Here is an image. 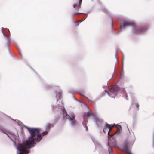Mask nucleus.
Segmentation results:
<instances>
[{
    "mask_svg": "<svg viewBox=\"0 0 154 154\" xmlns=\"http://www.w3.org/2000/svg\"><path fill=\"white\" fill-rule=\"evenodd\" d=\"M30 134V136L26 141V143L19 144L17 147V154H28L29 152V149L34 147L36 142H39L42 139V136L47 135V130L41 134L40 129L39 128H32L26 127Z\"/></svg>",
    "mask_w": 154,
    "mask_h": 154,
    "instance_id": "f257e3e1",
    "label": "nucleus"
},
{
    "mask_svg": "<svg viewBox=\"0 0 154 154\" xmlns=\"http://www.w3.org/2000/svg\"><path fill=\"white\" fill-rule=\"evenodd\" d=\"M120 89H123L124 92L123 88H119L116 85H114L109 90L108 92V94L110 97H114L116 95Z\"/></svg>",
    "mask_w": 154,
    "mask_h": 154,
    "instance_id": "f03ea898",
    "label": "nucleus"
},
{
    "mask_svg": "<svg viewBox=\"0 0 154 154\" xmlns=\"http://www.w3.org/2000/svg\"><path fill=\"white\" fill-rule=\"evenodd\" d=\"M123 150L127 154H132L131 152L130 143L128 141L126 140L124 142Z\"/></svg>",
    "mask_w": 154,
    "mask_h": 154,
    "instance_id": "7ed1b4c3",
    "label": "nucleus"
},
{
    "mask_svg": "<svg viewBox=\"0 0 154 154\" xmlns=\"http://www.w3.org/2000/svg\"><path fill=\"white\" fill-rule=\"evenodd\" d=\"M66 116H68L67 118L69 119V120L71 122L72 125H74L76 124V121L75 119V116L74 114H73L70 117L69 116L67 115V113L65 112Z\"/></svg>",
    "mask_w": 154,
    "mask_h": 154,
    "instance_id": "20e7f679",
    "label": "nucleus"
},
{
    "mask_svg": "<svg viewBox=\"0 0 154 154\" xmlns=\"http://www.w3.org/2000/svg\"><path fill=\"white\" fill-rule=\"evenodd\" d=\"M82 1V0H79V1L75 2L73 4V7L76 11H78L81 8Z\"/></svg>",
    "mask_w": 154,
    "mask_h": 154,
    "instance_id": "39448f33",
    "label": "nucleus"
},
{
    "mask_svg": "<svg viewBox=\"0 0 154 154\" xmlns=\"http://www.w3.org/2000/svg\"><path fill=\"white\" fill-rule=\"evenodd\" d=\"M115 125H112V124H109L108 123H106L105 125V128L103 129V131L105 133H106V129L108 128L109 129V130L108 131H107V132L108 131V135L109 136V132L110 131L112 130V128Z\"/></svg>",
    "mask_w": 154,
    "mask_h": 154,
    "instance_id": "423d86ee",
    "label": "nucleus"
},
{
    "mask_svg": "<svg viewBox=\"0 0 154 154\" xmlns=\"http://www.w3.org/2000/svg\"><path fill=\"white\" fill-rule=\"evenodd\" d=\"M132 25V23L127 21H125L123 23H121V29L122 28H125L126 27L130 26Z\"/></svg>",
    "mask_w": 154,
    "mask_h": 154,
    "instance_id": "0eeeda50",
    "label": "nucleus"
},
{
    "mask_svg": "<svg viewBox=\"0 0 154 154\" xmlns=\"http://www.w3.org/2000/svg\"><path fill=\"white\" fill-rule=\"evenodd\" d=\"M6 36L7 37V41L5 45L7 47L9 48L10 43V38L8 35H7ZM8 49H9V48Z\"/></svg>",
    "mask_w": 154,
    "mask_h": 154,
    "instance_id": "6e6552de",
    "label": "nucleus"
},
{
    "mask_svg": "<svg viewBox=\"0 0 154 154\" xmlns=\"http://www.w3.org/2000/svg\"><path fill=\"white\" fill-rule=\"evenodd\" d=\"M93 115V113L91 110H89L88 112H87L84 115V118H85L86 116H87L88 117H89Z\"/></svg>",
    "mask_w": 154,
    "mask_h": 154,
    "instance_id": "1a4fd4ad",
    "label": "nucleus"
},
{
    "mask_svg": "<svg viewBox=\"0 0 154 154\" xmlns=\"http://www.w3.org/2000/svg\"><path fill=\"white\" fill-rule=\"evenodd\" d=\"M53 126V124L48 123L46 126L45 129L46 130L48 131Z\"/></svg>",
    "mask_w": 154,
    "mask_h": 154,
    "instance_id": "9d476101",
    "label": "nucleus"
},
{
    "mask_svg": "<svg viewBox=\"0 0 154 154\" xmlns=\"http://www.w3.org/2000/svg\"><path fill=\"white\" fill-rule=\"evenodd\" d=\"M117 130L116 132V133H119L120 132V130H121V127L120 125H116Z\"/></svg>",
    "mask_w": 154,
    "mask_h": 154,
    "instance_id": "9b49d317",
    "label": "nucleus"
},
{
    "mask_svg": "<svg viewBox=\"0 0 154 154\" xmlns=\"http://www.w3.org/2000/svg\"><path fill=\"white\" fill-rule=\"evenodd\" d=\"M83 20L81 21H75L74 22V23L75 24V26H79V24L81 23L83 21Z\"/></svg>",
    "mask_w": 154,
    "mask_h": 154,
    "instance_id": "f8f14e48",
    "label": "nucleus"
},
{
    "mask_svg": "<svg viewBox=\"0 0 154 154\" xmlns=\"http://www.w3.org/2000/svg\"><path fill=\"white\" fill-rule=\"evenodd\" d=\"M109 154H111L112 153V149L111 148H110L109 149Z\"/></svg>",
    "mask_w": 154,
    "mask_h": 154,
    "instance_id": "ddd939ff",
    "label": "nucleus"
},
{
    "mask_svg": "<svg viewBox=\"0 0 154 154\" xmlns=\"http://www.w3.org/2000/svg\"><path fill=\"white\" fill-rule=\"evenodd\" d=\"M83 13H80V12H74L73 13V15H76L78 14H82Z\"/></svg>",
    "mask_w": 154,
    "mask_h": 154,
    "instance_id": "4468645a",
    "label": "nucleus"
},
{
    "mask_svg": "<svg viewBox=\"0 0 154 154\" xmlns=\"http://www.w3.org/2000/svg\"><path fill=\"white\" fill-rule=\"evenodd\" d=\"M135 105L136 107L137 108V110H138L139 108V105L137 103H135Z\"/></svg>",
    "mask_w": 154,
    "mask_h": 154,
    "instance_id": "2eb2a0df",
    "label": "nucleus"
},
{
    "mask_svg": "<svg viewBox=\"0 0 154 154\" xmlns=\"http://www.w3.org/2000/svg\"><path fill=\"white\" fill-rule=\"evenodd\" d=\"M85 128H86V131H88V127H87V126L85 125Z\"/></svg>",
    "mask_w": 154,
    "mask_h": 154,
    "instance_id": "dca6fc26",
    "label": "nucleus"
},
{
    "mask_svg": "<svg viewBox=\"0 0 154 154\" xmlns=\"http://www.w3.org/2000/svg\"><path fill=\"white\" fill-rule=\"evenodd\" d=\"M59 99H60V95H59Z\"/></svg>",
    "mask_w": 154,
    "mask_h": 154,
    "instance_id": "f3484780",
    "label": "nucleus"
},
{
    "mask_svg": "<svg viewBox=\"0 0 154 154\" xmlns=\"http://www.w3.org/2000/svg\"><path fill=\"white\" fill-rule=\"evenodd\" d=\"M87 121V120H85L84 121V122H86Z\"/></svg>",
    "mask_w": 154,
    "mask_h": 154,
    "instance_id": "a211bd4d",
    "label": "nucleus"
},
{
    "mask_svg": "<svg viewBox=\"0 0 154 154\" xmlns=\"http://www.w3.org/2000/svg\"><path fill=\"white\" fill-rule=\"evenodd\" d=\"M138 29L139 30H140V28H138Z\"/></svg>",
    "mask_w": 154,
    "mask_h": 154,
    "instance_id": "6ab92c4d",
    "label": "nucleus"
},
{
    "mask_svg": "<svg viewBox=\"0 0 154 154\" xmlns=\"http://www.w3.org/2000/svg\"><path fill=\"white\" fill-rule=\"evenodd\" d=\"M57 96H58V95L57 94V95H56V96H57Z\"/></svg>",
    "mask_w": 154,
    "mask_h": 154,
    "instance_id": "aec40b11",
    "label": "nucleus"
}]
</instances>
